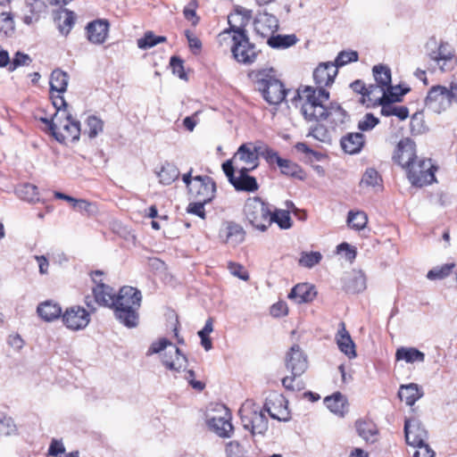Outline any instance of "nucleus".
Returning a JSON list of instances; mask_svg holds the SVG:
<instances>
[{
	"label": "nucleus",
	"mask_w": 457,
	"mask_h": 457,
	"mask_svg": "<svg viewBox=\"0 0 457 457\" xmlns=\"http://www.w3.org/2000/svg\"><path fill=\"white\" fill-rule=\"evenodd\" d=\"M56 21L60 32L62 35L67 36L75 24L76 15L71 11L63 10L59 13Z\"/></svg>",
	"instance_id": "37"
},
{
	"label": "nucleus",
	"mask_w": 457,
	"mask_h": 457,
	"mask_svg": "<svg viewBox=\"0 0 457 457\" xmlns=\"http://www.w3.org/2000/svg\"><path fill=\"white\" fill-rule=\"evenodd\" d=\"M297 42L295 35H277L268 38V45L272 48H287Z\"/></svg>",
	"instance_id": "43"
},
{
	"label": "nucleus",
	"mask_w": 457,
	"mask_h": 457,
	"mask_svg": "<svg viewBox=\"0 0 457 457\" xmlns=\"http://www.w3.org/2000/svg\"><path fill=\"white\" fill-rule=\"evenodd\" d=\"M315 122L314 125L311 126L308 136L323 143L329 141L330 135L328 129L323 124H320V121Z\"/></svg>",
	"instance_id": "50"
},
{
	"label": "nucleus",
	"mask_w": 457,
	"mask_h": 457,
	"mask_svg": "<svg viewBox=\"0 0 457 457\" xmlns=\"http://www.w3.org/2000/svg\"><path fill=\"white\" fill-rule=\"evenodd\" d=\"M179 170L173 163L166 162L157 173L160 183L168 186L172 184L179 177Z\"/></svg>",
	"instance_id": "36"
},
{
	"label": "nucleus",
	"mask_w": 457,
	"mask_h": 457,
	"mask_svg": "<svg viewBox=\"0 0 457 457\" xmlns=\"http://www.w3.org/2000/svg\"><path fill=\"white\" fill-rule=\"evenodd\" d=\"M15 33L13 17L9 12L0 13V39L12 37Z\"/></svg>",
	"instance_id": "38"
},
{
	"label": "nucleus",
	"mask_w": 457,
	"mask_h": 457,
	"mask_svg": "<svg viewBox=\"0 0 457 457\" xmlns=\"http://www.w3.org/2000/svg\"><path fill=\"white\" fill-rule=\"evenodd\" d=\"M345 290L351 294H358L366 288V278L363 273H354L345 283Z\"/></svg>",
	"instance_id": "41"
},
{
	"label": "nucleus",
	"mask_w": 457,
	"mask_h": 457,
	"mask_svg": "<svg viewBox=\"0 0 457 457\" xmlns=\"http://www.w3.org/2000/svg\"><path fill=\"white\" fill-rule=\"evenodd\" d=\"M337 75V68L332 62H321L313 71V79L317 86L315 90L326 89L333 84Z\"/></svg>",
	"instance_id": "19"
},
{
	"label": "nucleus",
	"mask_w": 457,
	"mask_h": 457,
	"mask_svg": "<svg viewBox=\"0 0 457 457\" xmlns=\"http://www.w3.org/2000/svg\"><path fill=\"white\" fill-rule=\"evenodd\" d=\"M430 45L434 46L435 49L428 52L429 59L434 61L444 72L453 70L457 64V57L453 47L448 42L443 40L437 44L434 37L427 43V47Z\"/></svg>",
	"instance_id": "7"
},
{
	"label": "nucleus",
	"mask_w": 457,
	"mask_h": 457,
	"mask_svg": "<svg viewBox=\"0 0 457 457\" xmlns=\"http://www.w3.org/2000/svg\"><path fill=\"white\" fill-rule=\"evenodd\" d=\"M324 403L331 412L340 417H343L347 411V401L339 392H337L330 396H327L324 399Z\"/></svg>",
	"instance_id": "32"
},
{
	"label": "nucleus",
	"mask_w": 457,
	"mask_h": 457,
	"mask_svg": "<svg viewBox=\"0 0 457 457\" xmlns=\"http://www.w3.org/2000/svg\"><path fill=\"white\" fill-rule=\"evenodd\" d=\"M253 24L256 33L262 37L272 35L278 29V18L266 11L257 13Z\"/></svg>",
	"instance_id": "20"
},
{
	"label": "nucleus",
	"mask_w": 457,
	"mask_h": 457,
	"mask_svg": "<svg viewBox=\"0 0 457 457\" xmlns=\"http://www.w3.org/2000/svg\"><path fill=\"white\" fill-rule=\"evenodd\" d=\"M379 123L378 118L375 117L372 113H366L363 118L358 122V129L361 131H370Z\"/></svg>",
	"instance_id": "56"
},
{
	"label": "nucleus",
	"mask_w": 457,
	"mask_h": 457,
	"mask_svg": "<svg viewBox=\"0 0 457 457\" xmlns=\"http://www.w3.org/2000/svg\"><path fill=\"white\" fill-rule=\"evenodd\" d=\"M373 76L376 83L380 87V93L391 87V70L384 64H378L372 68Z\"/></svg>",
	"instance_id": "33"
},
{
	"label": "nucleus",
	"mask_w": 457,
	"mask_h": 457,
	"mask_svg": "<svg viewBox=\"0 0 457 457\" xmlns=\"http://www.w3.org/2000/svg\"><path fill=\"white\" fill-rule=\"evenodd\" d=\"M364 136L361 132L348 133L340 140L342 149L350 154H358L364 145Z\"/></svg>",
	"instance_id": "27"
},
{
	"label": "nucleus",
	"mask_w": 457,
	"mask_h": 457,
	"mask_svg": "<svg viewBox=\"0 0 457 457\" xmlns=\"http://www.w3.org/2000/svg\"><path fill=\"white\" fill-rule=\"evenodd\" d=\"M167 347H169L170 353L175 354L176 361L173 360H169L168 354L164 353L162 360V364L168 370H173L175 372H180L182 370H185L187 364V359L186 355L182 354L180 350L167 338H161L159 341L154 342L151 345L147 353H159L165 350Z\"/></svg>",
	"instance_id": "8"
},
{
	"label": "nucleus",
	"mask_w": 457,
	"mask_h": 457,
	"mask_svg": "<svg viewBox=\"0 0 457 457\" xmlns=\"http://www.w3.org/2000/svg\"><path fill=\"white\" fill-rule=\"evenodd\" d=\"M86 30L89 42L96 45H101L107 38L109 22L106 20L93 21L87 25Z\"/></svg>",
	"instance_id": "21"
},
{
	"label": "nucleus",
	"mask_w": 457,
	"mask_h": 457,
	"mask_svg": "<svg viewBox=\"0 0 457 457\" xmlns=\"http://www.w3.org/2000/svg\"><path fill=\"white\" fill-rule=\"evenodd\" d=\"M317 295L315 287L308 283L297 284L295 286L289 295L288 298L293 300L295 303H303L312 302Z\"/></svg>",
	"instance_id": "24"
},
{
	"label": "nucleus",
	"mask_w": 457,
	"mask_h": 457,
	"mask_svg": "<svg viewBox=\"0 0 457 457\" xmlns=\"http://www.w3.org/2000/svg\"><path fill=\"white\" fill-rule=\"evenodd\" d=\"M407 177L415 187H423L436 180L434 166L430 159L416 161L407 170Z\"/></svg>",
	"instance_id": "9"
},
{
	"label": "nucleus",
	"mask_w": 457,
	"mask_h": 457,
	"mask_svg": "<svg viewBox=\"0 0 457 457\" xmlns=\"http://www.w3.org/2000/svg\"><path fill=\"white\" fill-rule=\"evenodd\" d=\"M336 340L338 348L342 353H344L349 358H354L356 356L354 343L352 340L349 332L345 328V322L339 323V328L336 336Z\"/></svg>",
	"instance_id": "26"
},
{
	"label": "nucleus",
	"mask_w": 457,
	"mask_h": 457,
	"mask_svg": "<svg viewBox=\"0 0 457 457\" xmlns=\"http://www.w3.org/2000/svg\"><path fill=\"white\" fill-rule=\"evenodd\" d=\"M286 368L295 377H301L308 368L307 356L300 346L294 345L286 355Z\"/></svg>",
	"instance_id": "17"
},
{
	"label": "nucleus",
	"mask_w": 457,
	"mask_h": 457,
	"mask_svg": "<svg viewBox=\"0 0 457 457\" xmlns=\"http://www.w3.org/2000/svg\"><path fill=\"white\" fill-rule=\"evenodd\" d=\"M381 181L382 179L378 172L373 168H369L362 176L361 185L364 184L368 187H376L379 186Z\"/></svg>",
	"instance_id": "53"
},
{
	"label": "nucleus",
	"mask_w": 457,
	"mask_h": 457,
	"mask_svg": "<svg viewBox=\"0 0 457 457\" xmlns=\"http://www.w3.org/2000/svg\"><path fill=\"white\" fill-rule=\"evenodd\" d=\"M417 448L413 453V457H435V452L429 447L425 442L421 443L420 445H413Z\"/></svg>",
	"instance_id": "64"
},
{
	"label": "nucleus",
	"mask_w": 457,
	"mask_h": 457,
	"mask_svg": "<svg viewBox=\"0 0 457 457\" xmlns=\"http://www.w3.org/2000/svg\"><path fill=\"white\" fill-rule=\"evenodd\" d=\"M389 99L379 96L374 100L373 105L381 106L380 113L383 116H396L399 120H404L409 117V109L406 106H395L394 103L400 102V98L394 95L388 96Z\"/></svg>",
	"instance_id": "18"
},
{
	"label": "nucleus",
	"mask_w": 457,
	"mask_h": 457,
	"mask_svg": "<svg viewBox=\"0 0 457 457\" xmlns=\"http://www.w3.org/2000/svg\"><path fill=\"white\" fill-rule=\"evenodd\" d=\"M322 259L320 252L303 253L299 260L300 265L306 268H312L318 264Z\"/></svg>",
	"instance_id": "54"
},
{
	"label": "nucleus",
	"mask_w": 457,
	"mask_h": 457,
	"mask_svg": "<svg viewBox=\"0 0 457 457\" xmlns=\"http://www.w3.org/2000/svg\"><path fill=\"white\" fill-rule=\"evenodd\" d=\"M395 358L397 361L403 360L407 363H413L415 361L423 362L425 354L414 347H400L396 350Z\"/></svg>",
	"instance_id": "35"
},
{
	"label": "nucleus",
	"mask_w": 457,
	"mask_h": 457,
	"mask_svg": "<svg viewBox=\"0 0 457 457\" xmlns=\"http://www.w3.org/2000/svg\"><path fill=\"white\" fill-rule=\"evenodd\" d=\"M410 91V88L409 87H402L401 86H392L386 89V90H384L383 94L381 95V96L384 97V99H389L388 98V96L389 95H394V96H396L400 98V102L402 101V97L406 95L408 92Z\"/></svg>",
	"instance_id": "63"
},
{
	"label": "nucleus",
	"mask_w": 457,
	"mask_h": 457,
	"mask_svg": "<svg viewBox=\"0 0 457 457\" xmlns=\"http://www.w3.org/2000/svg\"><path fill=\"white\" fill-rule=\"evenodd\" d=\"M368 217L364 212L350 211L347 216V224L355 230L363 229L366 227Z\"/></svg>",
	"instance_id": "46"
},
{
	"label": "nucleus",
	"mask_w": 457,
	"mask_h": 457,
	"mask_svg": "<svg viewBox=\"0 0 457 457\" xmlns=\"http://www.w3.org/2000/svg\"><path fill=\"white\" fill-rule=\"evenodd\" d=\"M170 65L174 74L178 75L181 79H187V74L184 71V62L179 56H171Z\"/></svg>",
	"instance_id": "58"
},
{
	"label": "nucleus",
	"mask_w": 457,
	"mask_h": 457,
	"mask_svg": "<svg viewBox=\"0 0 457 457\" xmlns=\"http://www.w3.org/2000/svg\"><path fill=\"white\" fill-rule=\"evenodd\" d=\"M279 169L280 172L283 175L296 178L301 180H303L305 179V175L303 169L297 163L290 160L284 159L279 166Z\"/></svg>",
	"instance_id": "42"
},
{
	"label": "nucleus",
	"mask_w": 457,
	"mask_h": 457,
	"mask_svg": "<svg viewBox=\"0 0 457 457\" xmlns=\"http://www.w3.org/2000/svg\"><path fill=\"white\" fill-rule=\"evenodd\" d=\"M216 184L209 176L198 175L195 177L194 185L188 191L189 199L211 203L215 197Z\"/></svg>",
	"instance_id": "11"
},
{
	"label": "nucleus",
	"mask_w": 457,
	"mask_h": 457,
	"mask_svg": "<svg viewBox=\"0 0 457 457\" xmlns=\"http://www.w3.org/2000/svg\"><path fill=\"white\" fill-rule=\"evenodd\" d=\"M260 156H262V158L265 159V161L270 164V165H273V164H277L278 167L279 168L280 164L282 163L284 158H281L279 155H278V153L274 151L273 149L271 148H269V147H265L263 149L261 148V151H260Z\"/></svg>",
	"instance_id": "55"
},
{
	"label": "nucleus",
	"mask_w": 457,
	"mask_h": 457,
	"mask_svg": "<svg viewBox=\"0 0 457 457\" xmlns=\"http://www.w3.org/2000/svg\"><path fill=\"white\" fill-rule=\"evenodd\" d=\"M17 432V427L11 417H4L0 420V434L4 436L14 435Z\"/></svg>",
	"instance_id": "57"
},
{
	"label": "nucleus",
	"mask_w": 457,
	"mask_h": 457,
	"mask_svg": "<svg viewBox=\"0 0 457 457\" xmlns=\"http://www.w3.org/2000/svg\"><path fill=\"white\" fill-rule=\"evenodd\" d=\"M451 104L450 90L444 86L432 87L425 99V105L434 112L440 113Z\"/></svg>",
	"instance_id": "15"
},
{
	"label": "nucleus",
	"mask_w": 457,
	"mask_h": 457,
	"mask_svg": "<svg viewBox=\"0 0 457 457\" xmlns=\"http://www.w3.org/2000/svg\"><path fill=\"white\" fill-rule=\"evenodd\" d=\"M238 413L244 428L249 430L253 436L264 435L268 430L269 421L265 413L253 403H244Z\"/></svg>",
	"instance_id": "5"
},
{
	"label": "nucleus",
	"mask_w": 457,
	"mask_h": 457,
	"mask_svg": "<svg viewBox=\"0 0 457 457\" xmlns=\"http://www.w3.org/2000/svg\"><path fill=\"white\" fill-rule=\"evenodd\" d=\"M209 427L220 437L228 438L233 433V425L230 422V416L213 417L208 420Z\"/></svg>",
	"instance_id": "29"
},
{
	"label": "nucleus",
	"mask_w": 457,
	"mask_h": 457,
	"mask_svg": "<svg viewBox=\"0 0 457 457\" xmlns=\"http://www.w3.org/2000/svg\"><path fill=\"white\" fill-rule=\"evenodd\" d=\"M358 58H359V55L356 51H352V50L351 51H341L337 54V58L333 63H335L336 67L338 68V67L345 66L347 63H350L353 62H357Z\"/></svg>",
	"instance_id": "52"
},
{
	"label": "nucleus",
	"mask_w": 457,
	"mask_h": 457,
	"mask_svg": "<svg viewBox=\"0 0 457 457\" xmlns=\"http://www.w3.org/2000/svg\"><path fill=\"white\" fill-rule=\"evenodd\" d=\"M86 124L87 129L85 133H87L90 138H95L99 133L103 132L104 121L95 115L88 116Z\"/></svg>",
	"instance_id": "48"
},
{
	"label": "nucleus",
	"mask_w": 457,
	"mask_h": 457,
	"mask_svg": "<svg viewBox=\"0 0 457 457\" xmlns=\"http://www.w3.org/2000/svg\"><path fill=\"white\" fill-rule=\"evenodd\" d=\"M297 377L287 376L282 379L283 386L289 391H301L303 388V383L301 380L296 381Z\"/></svg>",
	"instance_id": "60"
},
{
	"label": "nucleus",
	"mask_w": 457,
	"mask_h": 457,
	"mask_svg": "<svg viewBox=\"0 0 457 457\" xmlns=\"http://www.w3.org/2000/svg\"><path fill=\"white\" fill-rule=\"evenodd\" d=\"M270 207L260 197H250L244 205V215L255 229L264 232L270 226Z\"/></svg>",
	"instance_id": "4"
},
{
	"label": "nucleus",
	"mask_w": 457,
	"mask_h": 457,
	"mask_svg": "<svg viewBox=\"0 0 457 457\" xmlns=\"http://www.w3.org/2000/svg\"><path fill=\"white\" fill-rule=\"evenodd\" d=\"M21 200L33 203L39 200L37 187L30 183L19 185L15 190Z\"/></svg>",
	"instance_id": "39"
},
{
	"label": "nucleus",
	"mask_w": 457,
	"mask_h": 457,
	"mask_svg": "<svg viewBox=\"0 0 457 457\" xmlns=\"http://www.w3.org/2000/svg\"><path fill=\"white\" fill-rule=\"evenodd\" d=\"M270 225L275 222L281 229H288L292 227V220L289 212L286 210H270Z\"/></svg>",
	"instance_id": "45"
},
{
	"label": "nucleus",
	"mask_w": 457,
	"mask_h": 457,
	"mask_svg": "<svg viewBox=\"0 0 457 457\" xmlns=\"http://www.w3.org/2000/svg\"><path fill=\"white\" fill-rule=\"evenodd\" d=\"M56 125V133L54 137L59 143L64 144L66 140L76 142L79 139L80 122L74 120L71 113L60 115Z\"/></svg>",
	"instance_id": "10"
},
{
	"label": "nucleus",
	"mask_w": 457,
	"mask_h": 457,
	"mask_svg": "<svg viewBox=\"0 0 457 457\" xmlns=\"http://www.w3.org/2000/svg\"><path fill=\"white\" fill-rule=\"evenodd\" d=\"M398 396L401 401H404L407 405L412 406L423 396V392L417 384L411 383L400 386Z\"/></svg>",
	"instance_id": "30"
},
{
	"label": "nucleus",
	"mask_w": 457,
	"mask_h": 457,
	"mask_svg": "<svg viewBox=\"0 0 457 457\" xmlns=\"http://www.w3.org/2000/svg\"><path fill=\"white\" fill-rule=\"evenodd\" d=\"M256 77L258 90L267 103L279 104L285 100L287 91L278 79L266 71H259Z\"/></svg>",
	"instance_id": "6"
},
{
	"label": "nucleus",
	"mask_w": 457,
	"mask_h": 457,
	"mask_svg": "<svg viewBox=\"0 0 457 457\" xmlns=\"http://www.w3.org/2000/svg\"><path fill=\"white\" fill-rule=\"evenodd\" d=\"M37 312L45 321H53L62 317V308L59 303L48 300L41 303L37 308Z\"/></svg>",
	"instance_id": "28"
},
{
	"label": "nucleus",
	"mask_w": 457,
	"mask_h": 457,
	"mask_svg": "<svg viewBox=\"0 0 457 457\" xmlns=\"http://www.w3.org/2000/svg\"><path fill=\"white\" fill-rule=\"evenodd\" d=\"M250 171V170L237 169V175L231 182L237 191L255 192L258 190L257 180L248 174Z\"/></svg>",
	"instance_id": "23"
},
{
	"label": "nucleus",
	"mask_w": 457,
	"mask_h": 457,
	"mask_svg": "<svg viewBox=\"0 0 457 457\" xmlns=\"http://www.w3.org/2000/svg\"><path fill=\"white\" fill-rule=\"evenodd\" d=\"M416 158V145L414 141L409 137L400 140L393 155L394 162L407 170L417 161Z\"/></svg>",
	"instance_id": "14"
},
{
	"label": "nucleus",
	"mask_w": 457,
	"mask_h": 457,
	"mask_svg": "<svg viewBox=\"0 0 457 457\" xmlns=\"http://www.w3.org/2000/svg\"><path fill=\"white\" fill-rule=\"evenodd\" d=\"M245 230L242 226L235 222H229L227 226V242L238 245L245 239Z\"/></svg>",
	"instance_id": "44"
},
{
	"label": "nucleus",
	"mask_w": 457,
	"mask_h": 457,
	"mask_svg": "<svg viewBox=\"0 0 457 457\" xmlns=\"http://www.w3.org/2000/svg\"><path fill=\"white\" fill-rule=\"evenodd\" d=\"M206 202L203 201H193L189 203V204L187 207V212L191 214H195L201 219L204 220L206 213L204 211V205L206 204Z\"/></svg>",
	"instance_id": "59"
},
{
	"label": "nucleus",
	"mask_w": 457,
	"mask_h": 457,
	"mask_svg": "<svg viewBox=\"0 0 457 457\" xmlns=\"http://www.w3.org/2000/svg\"><path fill=\"white\" fill-rule=\"evenodd\" d=\"M93 295L96 303L112 309L117 295L114 293L112 287L100 283L93 288Z\"/></svg>",
	"instance_id": "25"
},
{
	"label": "nucleus",
	"mask_w": 457,
	"mask_h": 457,
	"mask_svg": "<svg viewBox=\"0 0 457 457\" xmlns=\"http://www.w3.org/2000/svg\"><path fill=\"white\" fill-rule=\"evenodd\" d=\"M260 151L261 147L254 146L253 148H251L250 145L243 144L238 147L233 160H239L245 164H251V167H241L240 169L253 170L259 165Z\"/></svg>",
	"instance_id": "22"
},
{
	"label": "nucleus",
	"mask_w": 457,
	"mask_h": 457,
	"mask_svg": "<svg viewBox=\"0 0 457 457\" xmlns=\"http://www.w3.org/2000/svg\"><path fill=\"white\" fill-rule=\"evenodd\" d=\"M141 301L140 290L129 286L122 287L119 290L112 306L115 319L126 328L137 327Z\"/></svg>",
	"instance_id": "2"
},
{
	"label": "nucleus",
	"mask_w": 457,
	"mask_h": 457,
	"mask_svg": "<svg viewBox=\"0 0 457 457\" xmlns=\"http://www.w3.org/2000/svg\"><path fill=\"white\" fill-rule=\"evenodd\" d=\"M228 44H230L232 56L237 62L250 65L256 61L259 51L256 46L250 42L246 30L231 32L228 39L223 42V45Z\"/></svg>",
	"instance_id": "3"
},
{
	"label": "nucleus",
	"mask_w": 457,
	"mask_h": 457,
	"mask_svg": "<svg viewBox=\"0 0 457 457\" xmlns=\"http://www.w3.org/2000/svg\"><path fill=\"white\" fill-rule=\"evenodd\" d=\"M62 320L68 329L77 331L84 329L88 325L90 314L85 308L73 305L64 311Z\"/></svg>",
	"instance_id": "13"
},
{
	"label": "nucleus",
	"mask_w": 457,
	"mask_h": 457,
	"mask_svg": "<svg viewBox=\"0 0 457 457\" xmlns=\"http://www.w3.org/2000/svg\"><path fill=\"white\" fill-rule=\"evenodd\" d=\"M279 407L276 406L275 403L271 400L267 401L264 404V410L269 413L270 418L279 421H287L290 420L289 411L287 406H283L285 402L281 396L277 400Z\"/></svg>",
	"instance_id": "31"
},
{
	"label": "nucleus",
	"mask_w": 457,
	"mask_h": 457,
	"mask_svg": "<svg viewBox=\"0 0 457 457\" xmlns=\"http://www.w3.org/2000/svg\"><path fill=\"white\" fill-rule=\"evenodd\" d=\"M185 36L187 39L188 46L191 49L192 53L194 54H197L202 49L201 40L189 30L185 31Z\"/></svg>",
	"instance_id": "62"
},
{
	"label": "nucleus",
	"mask_w": 457,
	"mask_h": 457,
	"mask_svg": "<svg viewBox=\"0 0 457 457\" xmlns=\"http://www.w3.org/2000/svg\"><path fill=\"white\" fill-rule=\"evenodd\" d=\"M166 40V37L155 36L152 31H147L143 37L137 39V46L145 50L160 43H164Z\"/></svg>",
	"instance_id": "47"
},
{
	"label": "nucleus",
	"mask_w": 457,
	"mask_h": 457,
	"mask_svg": "<svg viewBox=\"0 0 457 457\" xmlns=\"http://www.w3.org/2000/svg\"><path fill=\"white\" fill-rule=\"evenodd\" d=\"M298 96L306 100L301 110L308 121L328 120L333 127H337L345 123L348 117L347 112L338 104L331 103L328 107L324 105L329 99L327 89L315 90L314 87L306 86L304 89L298 91Z\"/></svg>",
	"instance_id": "1"
},
{
	"label": "nucleus",
	"mask_w": 457,
	"mask_h": 457,
	"mask_svg": "<svg viewBox=\"0 0 457 457\" xmlns=\"http://www.w3.org/2000/svg\"><path fill=\"white\" fill-rule=\"evenodd\" d=\"M454 267V263H445L442 266H436L428 272L427 278L430 280L443 279L451 274Z\"/></svg>",
	"instance_id": "49"
},
{
	"label": "nucleus",
	"mask_w": 457,
	"mask_h": 457,
	"mask_svg": "<svg viewBox=\"0 0 457 457\" xmlns=\"http://www.w3.org/2000/svg\"><path fill=\"white\" fill-rule=\"evenodd\" d=\"M404 434L406 443L410 445H420L428 437V432L421 421L417 418L406 419L404 422Z\"/></svg>",
	"instance_id": "16"
},
{
	"label": "nucleus",
	"mask_w": 457,
	"mask_h": 457,
	"mask_svg": "<svg viewBox=\"0 0 457 457\" xmlns=\"http://www.w3.org/2000/svg\"><path fill=\"white\" fill-rule=\"evenodd\" d=\"M69 75L60 69L54 70L50 76V91L62 94L67 90Z\"/></svg>",
	"instance_id": "34"
},
{
	"label": "nucleus",
	"mask_w": 457,
	"mask_h": 457,
	"mask_svg": "<svg viewBox=\"0 0 457 457\" xmlns=\"http://www.w3.org/2000/svg\"><path fill=\"white\" fill-rule=\"evenodd\" d=\"M244 447L237 441H230L226 445L227 457H243Z\"/></svg>",
	"instance_id": "61"
},
{
	"label": "nucleus",
	"mask_w": 457,
	"mask_h": 457,
	"mask_svg": "<svg viewBox=\"0 0 457 457\" xmlns=\"http://www.w3.org/2000/svg\"><path fill=\"white\" fill-rule=\"evenodd\" d=\"M356 430L358 435L362 437L365 441L373 442V436L378 433L376 425L372 421L367 420H357L355 423Z\"/></svg>",
	"instance_id": "40"
},
{
	"label": "nucleus",
	"mask_w": 457,
	"mask_h": 457,
	"mask_svg": "<svg viewBox=\"0 0 457 457\" xmlns=\"http://www.w3.org/2000/svg\"><path fill=\"white\" fill-rule=\"evenodd\" d=\"M31 62L32 59L29 54L18 51L14 54L12 59H10L8 71H14L19 67L29 66Z\"/></svg>",
	"instance_id": "51"
},
{
	"label": "nucleus",
	"mask_w": 457,
	"mask_h": 457,
	"mask_svg": "<svg viewBox=\"0 0 457 457\" xmlns=\"http://www.w3.org/2000/svg\"><path fill=\"white\" fill-rule=\"evenodd\" d=\"M252 10L246 9L242 6H237L235 12L231 13L228 17V22L229 27L218 35V41L220 46H223L229 37V34L235 30H246L245 27L252 19Z\"/></svg>",
	"instance_id": "12"
}]
</instances>
